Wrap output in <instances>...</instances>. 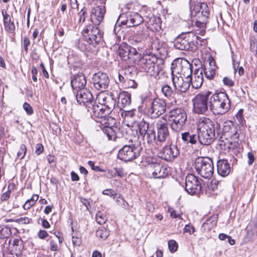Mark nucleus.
Here are the masks:
<instances>
[{
	"label": "nucleus",
	"instance_id": "obj_32",
	"mask_svg": "<svg viewBox=\"0 0 257 257\" xmlns=\"http://www.w3.org/2000/svg\"><path fill=\"white\" fill-rule=\"evenodd\" d=\"M181 138L183 142L188 145L196 144L199 139V135H196L189 132L183 133L181 134Z\"/></svg>",
	"mask_w": 257,
	"mask_h": 257
},
{
	"label": "nucleus",
	"instance_id": "obj_30",
	"mask_svg": "<svg viewBox=\"0 0 257 257\" xmlns=\"http://www.w3.org/2000/svg\"><path fill=\"white\" fill-rule=\"evenodd\" d=\"M143 22L142 17L137 13H134L127 17L125 24L127 27H134L140 25Z\"/></svg>",
	"mask_w": 257,
	"mask_h": 257
},
{
	"label": "nucleus",
	"instance_id": "obj_64",
	"mask_svg": "<svg viewBox=\"0 0 257 257\" xmlns=\"http://www.w3.org/2000/svg\"><path fill=\"white\" fill-rule=\"evenodd\" d=\"M184 230L185 232H188L190 234H191L194 232V228L192 225H190V224L186 225Z\"/></svg>",
	"mask_w": 257,
	"mask_h": 257
},
{
	"label": "nucleus",
	"instance_id": "obj_2",
	"mask_svg": "<svg viewBox=\"0 0 257 257\" xmlns=\"http://www.w3.org/2000/svg\"><path fill=\"white\" fill-rule=\"evenodd\" d=\"M209 98V107L214 114H224L229 109L230 101L226 93H211Z\"/></svg>",
	"mask_w": 257,
	"mask_h": 257
},
{
	"label": "nucleus",
	"instance_id": "obj_46",
	"mask_svg": "<svg viewBox=\"0 0 257 257\" xmlns=\"http://www.w3.org/2000/svg\"><path fill=\"white\" fill-rule=\"evenodd\" d=\"M14 186V185H9L8 188V190L6 192L4 193L1 196V200H2V201H7L9 199L10 197V194L11 193V187H12V189H13Z\"/></svg>",
	"mask_w": 257,
	"mask_h": 257
},
{
	"label": "nucleus",
	"instance_id": "obj_10",
	"mask_svg": "<svg viewBox=\"0 0 257 257\" xmlns=\"http://www.w3.org/2000/svg\"><path fill=\"white\" fill-rule=\"evenodd\" d=\"M142 150V148L139 145L134 144L131 141L119 150L117 157L124 162L131 161L140 156Z\"/></svg>",
	"mask_w": 257,
	"mask_h": 257
},
{
	"label": "nucleus",
	"instance_id": "obj_59",
	"mask_svg": "<svg viewBox=\"0 0 257 257\" xmlns=\"http://www.w3.org/2000/svg\"><path fill=\"white\" fill-rule=\"evenodd\" d=\"M30 219L27 217H21L17 219L16 222L19 224H27L29 223Z\"/></svg>",
	"mask_w": 257,
	"mask_h": 257
},
{
	"label": "nucleus",
	"instance_id": "obj_48",
	"mask_svg": "<svg viewBox=\"0 0 257 257\" xmlns=\"http://www.w3.org/2000/svg\"><path fill=\"white\" fill-rule=\"evenodd\" d=\"M131 73V72L129 71V69L125 70V72L124 73V76L121 75L120 74L118 75L119 81L120 82L124 83L125 82L126 80L131 79L129 78L128 75Z\"/></svg>",
	"mask_w": 257,
	"mask_h": 257
},
{
	"label": "nucleus",
	"instance_id": "obj_33",
	"mask_svg": "<svg viewBox=\"0 0 257 257\" xmlns=\"http://www.w3.org/2000/svg\"><path fill=\"white\" fill-rule=\"evenodd\" d=\"M134 32L135 35L134 39L136 42H140L146 39L148 36L147 29L143 28L141 27L137 28Z\"/></svg>",
	"mask_w": 257,
	"mask_h": 257
},
{
	"label": "nucleus",
	"instance_id": "obj_9",
	"mask_svg": "<svg viewBox=\"0 0 257 257\" xmlns=\"http://www.w3.org/2000/svg\"><path fill=\"white\" fill-rule=\"evenodd\" d=\"M195 168L199 175L202 177L209 179L214 173V166L211 158L198 157L195 161Z\"/></svg>",
	"mask_w": 257,
	"mask_h": 257
},
{
	"label": "nucleus",
	"instance_id": "obj_23",
	"mask_svg": "<svg viewBox=\"0 0 257 257\" xmlns=\"http://www.w3.org/2000/svg\"><path fill=\"white\" fill-rule=\"evenodd\" d=\"M138 53L137 50L127 45L120 46L118 50V54L121 60L124 61L134 60V56Z\"/></svg>",
	"mask_w": 257,
	"mask_h": 257
},
{
	"label": "nucleus",
	"instance_id": "obj_39",
	"mask_svg": "<svg viewBox=\"0 0 257 257\" xmlns=\"http://www.w3.org/2000/svg\"><path fill=\"white\" fill-rule=\"evenodd\" d=\"M218 145L220 146L221 149L224 151H228L232 148V144L227 139L221 137L219 140Z\"/></svg>",
	"mask_w": 257,
	"mask_h": 257
},
{
	"label": "nucleus",
	"instance_id": "obj_21",
	"mask_svg": "<svg viewBox=\"0 0 257 257\" xmlns=\"http://www.w3.org/2000/svg\"><path fill=\"white\" fill-rule=\"evenodd\" d=\"M172 79L175 89L179 92H186L190 86L189 79L184 80L182 76L172 74Z\"/></svg>",
	"mask_w": 257,
	"mask_h": 257
},
{
	"label": "nucleus",
	"instance_id": "obj_28",
	"mask_svg": "<svg viewBox=\"0 0 257 257\" xmlns=\"http://www.w3.org/2000/svg\"><path fill=\"white\" fill-rule=\"evenodd\" d=\"M195 16L198 18L200 16L202 17V21H205V19L208 18L210 15L208 7L205 3H200L195 5L193 9Z\"/></svg>",
	"mask_w": 257,
	"mask_h": 257
},
{
	"label": "nucleus",
	"instance_id": "obj_14",
	"mask_svg": "<svg viewBox=\"0 0 257 257\" xmlns=\"http://www.w3.org/2000/svg\"><path fill=\"white\" fill-rule=\"evenodd\" d=\"M140 135L149 144L154 142L156 139L155 132L153 128L149 125V123L142 120L137 123Z\"/></svg>",
	"mask_w": 257,
	"mask_h": 257
},
{
	"label": "nucleus",
	"instance_id": "obj_35",
	"mask_svg": "<svg viewBox=\"0 0 257 257\" xmlns=\"http://www.w3.org/2000/svg\"><path fill=\"white\" fill-rule=\"evenodd\" d=\"M122 115L124 116V119L129 123L127 125H133L136 121L137 116L136 114V110L134 109L131 110H125L122 112Z\"/></svg>",
	"mask_w": 257,
	"mask_h": 257
},
{
	"label": "nucleus",
	"instance_id": "obj_8",
	"mask_svg": "<svg viewBox=\"0 0 257 257\" xmlns=\"http://www.w3.org/2000/svg\"><path fill=\"white\" fill-rule=\"evenodd\" d=\"M164 63L162 59L157 57L154 54L144 55L139 61V65L149 75H154L155 71Z\"/></svg>",
	"mask_w": 257,
	"mask_h": 257
},
{
	"label": "nucleus",
	"instance_id": "obj_20",
	"mask_svg": "<svg viewBox=\"0 0 257 257\" xmlns=\"http://www.w3.org/2000/svg\"><path fill=\"white\" fill-rule=\"evenodd\" d=\"M217 66L215 60L212 57H209L207 61L199 69H202L206 77L208 79H212L215 76Z\"/></svg>",
	"mask_w": 257,
	"mask_h": 257
},
{
	"label": "nucleus",
	"instance_id": "obj_51",
	"mask_svg": "<svg viewBox=\"0 0 257 257\" xmlns=\"http://www.w3.org/2000/svg\"><path fill=\"white\" fill-rule=\"evenodd\" d=\"M102 194L103 195L109 196H113V198L114 199L115 197L116 196V193L115 192V191L111 189H106L103 191Z\"/></svg>",
	"mask_w": 257,
	"mask_h": 257
},
{
	"label": "nucleus",
	"instance_id": "obj_55",
	"mask_svg": "<svg viewBox=\"0 0 257 257\" xmlns=\"http://www.w3.org/2000/svg\"><path fill=\"white\" fill-rule=\"evenodd\" d=\"M30 44V41L27 36H25L23 38V46L25 52L27 53L28 51V47Z\"/></svg>",
	"mask_w": 257,
	"mask_h": 257
},
{
	"label": "nucleus",
	"instance_id": "obj_26",
	"mask_svg": "<svg viewBox=\"0 0 257 257\" xmlns=\"http://www.w3.org/2000/svg\"><path fill=\"white\" fill-rule=\"evenodd\" d=\"M203 71L201 69H196L187 79H189L192 88L198 89L202 86L203 81Z\"/></svg>",
	"mask_w": 257,
	"mask_h": 257
},
{
	"label": "nucleus",
	"instance_id": "obj_1",
	"mask_svg": "<svg viewBox=\"0 0 257 257\" xmlns=\"http://www.w3.org/2000/svg\"><path fill=\"white\" fill-rule=\"evenodd\" d=\"M220 129V125L219 123L214 122L208 117H200L197 124V133L200 143L203 145L212 144L216 138L215 133L219 135Z\"/></svg>",
	"mask_w": 257,
	"mask_h": 257
},
{
	"label": "nucleus",
	"instance_id": "obj_29",
	"mask_svg": "<svg viewBox=\"0 0 257 257\" xmlns=\"http://www.w3.org/2000/svg\"><path fill=\"white\" fill-rule=\"evenodd\" d=\"M217 170L219 175L223 177L227 176L231 171L228 161L226 159L218 160L217 163Z\"/></svg>",
	"mask_w": 257,
	"mask_h": 257
},
{
	"label": "nucleus",
	"instance_id": "obj_12",
	"mask_svg": "<svg viewBox=\"0 0 257 257\" xmlns=\"http://www.w3.org/2000/svg\"><path fill=\"white\" fill-rule=\"evenodd\" d=\"M82 35L88 44L95 47L102 40L103 34L98 27L93 25H89L82 32Z\"/></svg>",
	"mask_w": 257,
	"mask_h": 257
},
{
	"label": "nucleus",
	"instance_id": "obj_7",
	"mask_svg": "<svg viewBox=\"0 0 257 257\" xmlns=\"http://www.w3.org/2000/svg\"><path fill=\"white\" fill-rule=\"evenodd\" d=\"M165 116L171 122V127L175 132L181 131L187 120V114L181 108L171 109Z\"/></svg>",
	"mask_w": 257,
	"mask_h": 257
},
{
	"label": "nucleus",
	"instance_id": "obj_62",
	"mask_svg": "<svg viewBox=\"0 0 257 257\" xmlns=\"http://www.w3.org/2000/svg\"><path fill=\"white\" fill-rule=\"evenodd\" d=\"M44 150V147L41 144H38L36 146V150H35V153L37 155H39L40 154H41Z\"/></svg>",
	"mask_w": 257,
	"mask_h": 257
},
{
	"label": "nucleus",
	"instance_id": "obj_34",
	"mask_svg": "<svg viewBox=\"0 0 257 257\" xmlns=\"http://www.w3.org/2000/svg\"><path fill=\"white\" fill-rule=\"evenodd\" d=\"M217 215H213L208 218L203 224L201 229L204 231H209L216 226L217 221Z\"/></svg>",
	"mask_w": 257,
	"mask_h": 257
},
{
	"label": "nucleus",
	"instance_id": "obj_44",
	"mask_svg": "<svg viewBox=\"0 0 257 257\" xmlns=\"http://www.w3.org/2000/svg\"><path fill=\"white\" fill-rule=\"evenodd\" d=\"M11 229L7 227H4L0 229V238H7L11 234Z\"/></svg>",
	"mask_w": 257,
	"mask_h": 257
},
{
	"label": "nucleus",
	"instance_id": "obj_60",
	"mask_svg": "<svg viewBox=\"0 0 257 257\" xmlns=\"http://www.w3.org/2000/svg\"><path fill=\"white\" fill-rule=\"evenodd\" d=\"M168 212L170 213V216L173 218H181V214H177L176 211L172 208H169Z\"/></svg>",
	"mask_w": 257,
	"mask_h": 257
},
{
	"label": "nucleus",
	"instance_id": "obj_3",
	"mask_svg": "<svg viewBox=\"0 0 257 257\" xmlns=\"http://www.w3.org/2000/svg\"><path fill=\"white\" fill-rule=\"evenodd\" d=\"M141 100L142 104L145 105L146 112L151 118H157L166 110V102L163 99L155 98L152 100L147 96H142Z\"/></svg>",
	"mask_w": 257,
	"mask_h": 257
},
{
	"label": "nucleus",
	"instance_id": "obj_19",
	"mask_svg": "<svg viewBox=\"0 0 257 257\" xmlns=\"http://www.w3.org/2000/svg\"><path fill=\"white\" fill-rule=\"evenodd\" d=\"M179 151L175 145L165 146L159 153V157L167 161H172L179 155Z\"/></svg>",
	"mask_w": 257,
	"mask_h": 257
},
{
	"label": "nucleus",
	"instance_id": "obj_58",
	"mask_svg": "<svg viewBox=\"0 0 257 257\" xmlns=\"http://www.w3.org/2000/svg\"><path fill=\"white\" fill-rule=\"evenodd\" d=\"M2 15L4 19V23H8V22L11 21L10 15L7 13L5 10H2Z\"/></svg>",
	"mask_w": 257,
	"mask_h": 257
},
{
	"label": "nucleus",
	"instance_id": "obj_49",
	"mask_svg": "<svg viewBox=\"0 0 257 257\" xmlns=\"http://www.w3.org/2000/svg\"><path fill=\"white\" fill-rule=\"evenodd\" d=\"M168 246L171 252H175L178 248V244L174 240H170L168 241Z\"/></svg>",
	"mask_w": 257,
	"mask_h": 257
},
{
	"label": "nucleus",
	"instance_id": "obj_17",
	"mask_svg": "<svg viewBox=\"0 0 257 257\" xmlns=\"http://www.w3.org/2000/svg\"><path fill=\"white\" fill-rule=\"evenodd\" d=\"M156 128L157 130V141L160 143L165 142L169 137V133L167 125V120L164 116L157 120Z\"/></svg>",
	"mask_w": 257,
	"mask_h": 257
},
{
	"label": "nucleus",
	"instance_id": "obj_38",
	"mask_svg": "<svg viewBox=\"0 0 257 257\" xmlns=\"http://www.w3.org/2000/svg\"><path fill=\"white\" fill-rule=\"evenodd\" d=\"M118 102L120 103L122 107L128 105L131 102V94L126 92L123 91L119 94Z\"/></svg>",
	"mask_w": 257,
	"mask_h": 257
},
{
	"label": "nucleus",
	"instance_id": "obj_5",
	"mask_svg": "<svg viewBox=\"0 0 257 257\" xmlns=\"http://www.w3.org/2000/svg\"><path fill=\"white\" fill-rule=\"evenodd\" d=\"M147 162L146 169L148 175L154 178H166L170 173V168L159 158H151Z\"/></svg>",
	"mask_w": 257,
	"mask_h": 257
},
{
	"label": "nucleus",
	"instance_id": "obj_56",
	"mask_svg": "<svg viewBox=\"0 0 257 257\" xmlns=\"http://www.w3.org/2000/svg\"><path fill=\"white\" fill-rule=\"evenodd\" d=\"M50 248L52 251H57L58 245L57 240L55 239H51L50 241Z\"/></svg>",
	"mask_w": 257,
	"mask_h": 257
},
{
	"label": "nucleus",
	"instance_id": "obj_27",
	"mask_svg": "<svg viewBox=\"0 0 257 257\" xmlns=\"http://www.w3.org/2000/svg\"><path fill=\"white\" fill-rule=\"evenodd\" d=\"M105 13V9L103 5L93 8L90 14V19L92 22L95 24H99L103 19Z\"/></svg>",
	"mask_w": 257,
	"mask_h": 257
},
{
	"label": "nucleus",
	"instance_id": "obj_63",
	"mask_svg": "<svg viewBox=\"0 0 257 257\" xmlns=\"http://www.w3.org/2000/svg\"><path fill=\"white\" fill-rule=\"evenodd\" d=\"M38 235L40 239H44L48 236V233L45 230H40L38 233Z\"/></svg>",
	"mask_w": 257,
	"mask_h": 257
},
{
	"label": "nucleus",
	"instance_id": "obj_18",
	"mask_svg": "<svg viewBox=\"0 0 257 257\" xmlns=\"http://www.w3.org/2000/svg\"><path fill=\"white\" fill-rule=\"evenodd\" d=\"M74 93L75 94L77 101L79 104L85 105L87 108L92 104L94 100L93 96L86 88L82 89Z\"/></svg>",
	"mask_w": 257,
	"mask_h": 257
},
{
	"label": "nucleus",
	"instance_id": "obj_15",
	"mask_svg": "<svg viewBox=\"0 0 257 257\" xmlns=\"http://www.w3.org/2000/svg\"><path fill=\"white\" fill-rule=\"evenodd\" d=\"M92 83L95 89L103 92L108 88L109 79L106 73L98 72L93 75L92 78Z\"/></svg>",
	"mask_w": 257,
	"mask_h": 257
},
{
	"label": "nucleus",
	"instance_id": "obj_52",
	"mask_svg": "<svg viewBox=\"0 0 257 257\" xmlns=\"http://www.w3.org/2000/svg\"><path fill=\"white\" fill-rule=\"evenodd\" d=\"M223 82L224 85L228 87H232L234 85V81L230 78L224 77L223 79Z\"/></svg>",
	"mask_w": 257,
	"mask_h": 257
},
{
	"label": "nucleus",
	"instance_id": "obj_4",
	"mask_svg": "<svg viewBox=\"0 0 257 257\" xmlns=\"http://www.w3.org/2000/svg\"><path fill=\"white\" fill-rule=\"evenodd\" d=\"M198 36L191 32L182 33L175 39L174 47L181 50L194 51L198 48Z\"/></svg>",
	"mask_w": 257,
	"mask_h": 257
},
{
	"label": "nucleus",
	"instance_id": "obj_42",
	"mask_svg": "<svg viewBox=\"0 0 257 257\" xmlns=\"http://www.w3.org/2000/svg\"><path fill=\"white\" fill-rule=\"evenodd\" d=\"M26 152L27 148L25 145L21 144L17 153V159L22 160L26 156Z\"/></svg>",
	"mask_w": 257,
	"mask_h": 257
},
{
	"label": "nucleus",
	"instance_id": "obj_47",
	"mask_svg": "<svg viewBox=\"0 0 257 257\" xmlns=\"http://www.w3.org/2000/svg\"><path fill=\"white\" fill-rule=\"evenodd\" d=\"M5 28L6 31L10 33H14L15 31V25L12 21H9L8 23L4 24Z\"/></svg>",
	"mask_w": 257,
	"mask_h": 257
},
{
	"label": "nucleus",
	"instance_id": "obj_24",
	"mask_svg": "<svg viewBox=\"0 0 257 257\" xmlns=\"http://www.w3.org/2000/svg\"><path fill=\"white\" fill-rule=\"evenodd\" d=\"M109 125L106 124L101 127L103 133L109 140L115 141L116 138H120L123 136L122 128Z\"/></svg>",
	"mask_w": 257,
	"mask_h": 257
},
{
	"label": "nucleus",
	"instance_id": "obj_50",
	"mask_svg": "<svg viewBox=\"0 0 257 257\" xmlns=\"http://www.w3.org/2000/svg\"><path fill=\"white\" fill-rule=\"evenodd\" d=\"M23 108L29 115H32L34 112L33 108L30 104L27 102H25L23 104Z\"/></svg>",
	"mask_w": 257,
	"mask_h": 257
},
{
	"label": "nucleus",
	"instance_id": "obj_13",
	"mask_svg": "<svg viewBox=\"0 0 257 257\" xmlns=\"http://www.w3.org/2000/svg\"><path fill=\"white\" fill-rule=\"evenodd\" d=\"M211 92L207 91L204 93H199L192 99L193 109L196 113L204 114L209 107V96Z\"/></svg>",
	"mask_w": 257,
	"mask_h": 257
},
{
	"label": "nucleus",
	"instance_id": "obj_11",
	"mask_svg": "<svg viewBox=\"0 0 257 257\" xmlns=\"http://www.w3.org/2000/svg\"><path fill=\"white\" fill-rule=\"evenodd\" d=\"M192 65L187 60L178 58L174 60L171 64V74H178L187 79L192 73Z\"/></svg>",
	"mask_w": 257,
	"mask_h": 257
},
{
	"label": "nucleus",
	"instance_id": "obj_37",
	"mask_svg": "<svg viewBox=\"0 0 257 257\" xmlns=\"http://www.w3.org/2000/svg\"><path fill=\"white\" fill-rule=\"evenodd\" d=\"M222 130L224 133H228V136L234 138H237L238 137L236 128L231 122H225Z\"/></svg>",
	"mask_w": 257,
	"mask_h": 257
},
{
	"label": "nucleus",
	"instance_id": "obj_53",
	"mask_svg": "<svg viewBox=\"0 0 257 257\" xmlns=\"http://www.w3.org/2000/svg\"><path fill=\"white\" fill-rule=\"evenodd\" d=\"M96 221L98 223L102 224L105 222L106 219L100 212H98L96 214Z\"/></svg>",
	"mask_w": 257,
	"mask_h": 257
},
{
	"label": "nucleus",
	"instance_id": "obj_36",
	"mask_svg": "<svg viewBox=\"0 0 257 257\" xmlns=\"http://www.w3.org/2000/svg\"><path fill=\"white\" fill-rule=\"evenodd\" d=\"M161 91L164 95L169 98H174L176 99L179 94L177 92H174L172 88L168 84H164L162 86Z\"/></svg>",
	"mask_w": 257,
	"mask_h": 257
},
{
	"label": "nucleus",
	"instance_id": "obj_40",
	"mask_svg": "<svg viewBox=\"0 0 257 257\" xmlns=\"http://www.w3.org/2000/svg\"><path fill=\"white\" fill-rule=\"evenodd\" d=\"M109 235V231L104 227L99 228L96 232V235L103 240L106 239Z\"/></svg>",
	"mask_w": 257,
	"mask_h": 257
},
{
	"label": "nucleus",
	"instance_id": "obj_16",
	"mask_svg": "<svg viewBox=\"0 0 257 257\" xmlns=\"http://www.w3.org/2000/svg\"><path fill=\"white\" fill-rule=\"evenodd\" d=\"M201 189V184L197 177L193 174H188L185 179V190L191 195L199 194Z\"/></svg>",
	"mask_w": 257,
	"mask_h": 257
},
{
	"label": "nucleus",
	"instance_id": "obj_61",
	"mask_svg": "<svg viewBox=\"0 0 257 257\" xmlns=\"http://www.w3.org/2000/svg\"><path fill=\"white\" fill-rule=\"evenodd\" d=\"M72 243L75 246H80L81 243V239L80 237H76L74 235H72Z\"/></svg>",
	"mask_w": 257,
	"mask_h": 257
},
{
	"label": "nucleus",
	"instance_id": "obj_6",
	"mask_svg": "<svg viewBox=\"0 0 257 257\" xmlns=\"http://www.w3.org/2000/svg\"><path fill=\"white\" fill-rule=\"evenodd\" d=\"M87 110L90 112L91 117L102 125L101 127L106 124L112 125L115 122L113 117L109 116V113H106V109L100 103L97 104L94 102L92 105L89 106Z\"/></svg>",
	"mask_w": 257,
	"mask_h": 257
},
{
	"label": "nucleus",
	"instance_id": "obj_41",
	"mask_svg": "<svg viewBox=\"0 0 257 257\" xmlns=\"http://www.w3.org/2000/svg\"><path fill=\"white\" fill-rule=\"evenodd\" d=\"M39 198V196L38 195L34 194L33 195L31 198L28 199L25 203L23 205V208L25 210L29 209L31 207L33 206L38 200Z\"/></svg>",
	"mask_w": 257,
	"mask_h": 257
},
{
	"label": "nucleus",
	"instance_id": "obj_54",
	"mask_svg": "<svg viewBox=\"0 0 257 257\" xmlns=\"http://www.w3.org/2000/svg\"><path fill=\"white\" fill-rule=\"evenodd\" d=\"M88 164L91 168V169L95 171L101 172H104V170L102 169L99 166H95L94 162L93 161H88Z\"/></svg>",
	"mask_w": 257,
	"mask_h": 257
},
{
	"label": "nucleus",
	"instance_id": "obj_22",
	"mask_svg": "<svg viewBox=\"0 0 257 257\" xmlns=\"http://www.w3.org/2000/svg\"><path fill=\"white\" fill-rule=\"evenodd\" d=\"M99 103L104 106L106 113H110L115 105V99L111 94H101L98 96Z\"/></svg>",
	"mask_w": 257,
	"mask_h": 257
},
{
	"label": "nucleus",
	"instance_id": "obj_43",
	"mask_svg": "<svg viewBox=\"0 0 257 257\" xmlns=\"http://www.w3.org/2000/svg\"><path fill=\"white\" fill-rule=\"evenodd\" d=\"M116 202L118 205L121 206L122 208L128 209V203L124 199L123 197H122L121 195H119L116 199Z\"/></svg>",
	"mask_w": 257,
	"mask_h": 257
},
{
	"label": "nucleus",
	"instance_id": "obj_45",
	"mask_svg": "<svg viewBox=\"0 0 257 257\" xmlns=\"http://www.w3.org/2000/svg\"><path fill=\"white\" fill-rule=\"evenodd\" d=\"M87 15V10L86 8H82L78 14L79 17L78 22L79 23H83L85 21V18Z\"/></svg>",
	"mask_w": 257,
	"mask_h": 257
},
{
	"label": "nucleus",
	"instance_id": "obj_57",
	"mask_svg": "<svg viewBox=\"0 0 257 257\" xmlns=\"http://www.w3.org/2000/svg\"><path fill=\"white\" fill-rule=\"evenodd\" d=\"M250 49L251 52L257 53V40H252L250 41Z\"/></svg>",
	"mask_w": 257,
	"mask_h": 257
},
{
	"label": "nucleus",
	"instance_id": "obj_25",
	"mask_svg": "<svg viewBox=\"0 0 257 257\" xmlns=\"http://www.w3.org/2000/svg\"><path fill=\"white\" fill-rule=\"evenodd\" d=\"M86 80L85 76L82 73H79L71 77V84L74 93L85 89Z\"/></svg>",
	"mask_w": 257,
	"mask_h": 257
},
{
	"label": "nucleus",
	"instance_id": "obj_31",
	"mask_svg": "<svg viewBox=\"0 0 257 257\" xmlns=\"http://www.w3.org/2000/svg\"><path fill=\"white\" fill-rule=\"evenodd\" d=\"M164 63L161 64L155 71L154 75L151 76H154L157 80V83H163L166 82L168 78V73L164 70Z\"/></svg>",
	"mask_w": 257,
	"mask_h": 257
}]
</instances>
